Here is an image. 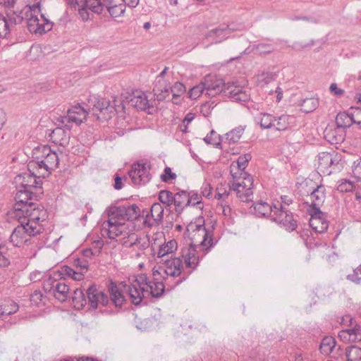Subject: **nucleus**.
Returning <instances> with one entry per match:
<instances>
[{
    "label": "nucleus",
    "mask_w": 361,
    "mask_h": 361,
    "mask_svg": "<svg viewBox=\"0 0 361 361\" xmlns=\"http://www.w3.org/2000/svg\"><path fill=\"white\" fill-rule=\"evenodd\" d=\"M206 90V96L213 97L223 92L235 102H246L250 100V94L243 87L235 82L225 83L221 78L216 75L209 74L202 79Z\"/></svg>",
    "instance_id": "f257e3e1"
},
{
    "label": "nucleus",
    "mask_w": 361,
    "mask_h": 361,
    "mask_svg": "<svg viewBox=\"0 0 361 361\" xmlns=\"http://www.w3.org/2000/svg\"><path fill=\"white\" fill-rule=\"evenodd\" d=\"M41 152L40 156L28 163L27 167L29 170L37 171L39 176L46 178L58 167L59 157L58 153L48 145L43 146Z\"/></svg>",
    "instance_id": "f03ea898"
},
{
    "label": "nucleus",
    "mask_w": 361,
    "mask_h": 361,
    "mask_svg": "<svg viewBox=\"0 0 361 361\" xmlns=\"http://www.w3.org/2000/svg\"><path fill=\"white\" fill-rule=\"evenodd\" d=\"M231 174L233 182L230 184V190L235 192L237 197L242 202L252 201L253 195L252 176L246 171H241L238 176L236 172H233V169L231 170Z\"/></svg>",
    "instance_id": "7ed1b4c3"
},
{
    "label": "nucleus",
    "mask_w": 361,
    "mask_h": 361,
    "mask_svg": "<svg viewBox=\"0 0 361 361\" xmlns=\"http://www.w3.org/2000/svg\"><path fill=\"white\" fill-rule=\"evenodd\" d=\"M21 215L23 216L22 220L25 221V224H29V226L39 228V234L44 232V222L48 218V212L43 206L31 202L28 207L20 214H16L19 219H21Z\"/></svg>",
    "instance_id": "20e7f679"
},
{
    "label": "nucleus",
    "mask_w": 361,
    "mask_h": 361,
    "mask_svg": "<svg viewBox=\"0 0 361 361\" xmlns=\"http://www.w3.org/2000/svg\"><path fill=\"white\" fill-rule=\"evenodd\" d=\"M32 5H27L24 8V20L26 21L27 29L30 32L44 33L52 28V23H46L42 28L39 25V16L41 14L40 4L42 0H34Z\"/></svg>",
    "instance_id": "39448f33"
},
{
    "label": "nucleus",
    "mask_w": 361,
    "mask_h": 361,
    "mask_svg": "<svg viewBox=\"0 0 361 361\" xmlns=\"http://www.w3.org/2000/svg\"><path fill=\"white\" fill-rule=\"evenodd\" d=\"M20 224L17 226L10 235V242L15 247H20L27 243L31 237L39 235L38 227H30L29 224H25V221L20 219Z\"/></svg>",
    "instance_id": "423d86ee"
},
{
    "label": "nucleus",
    "mask_w": 361,
    "mask_h": 361,
    "mask_svg": "<svg viewBox=\"0 0 361 361\" xmlns=\"http://www.w3.org/2000/svg\"><path fill=\"white\" fill-rule=\"evenodd\" d=\"M41 178L42 176H39L37 171L28 169V172H24L17 176L15 178V182L19 185L18 188L33 191L36 190L35 192L41 194L42 184Z\"/></svg>",
    "instance_id": "0eeeda50"
},
{
    "label": "nucleus",
    "mask_w": 361,
    "mask_h": 361,
    "mask_svg": "<svg viewBox=\"0 0 361 361\" xmlns=\"http://www.w3.org/2000/svg\"><path fill=\"white\" fill-rule=\"evenodd\" d=\"M342 324L350 328L339 332L338 337L341 341L345 343L361 341V326L357 324L353 317L350 315H345L342 317Z\"/></svg>",
    "instance_id": "6e6552de"
},
{
    "label": "nucleus",
    "mask_w": 361,
    "mask_h": 361,
    "mask_svg": "<svg viewBox=\"0 0 361 361\" xmlns=\"http://www.w3.org/2000/svg\"><path fill=\"white\" fill-rule=\"evenodd\" d=\"M139 280L145 288L143 290L146 298H159L163 295L165 290L163 282L157 281V279L149 277L145 274L139 275Z\"/></svg>",
    "instance_id": "1a4fd4ad"
},
{
    "label": "nucleus",
    "mask_w": 361,
    "mask_h": 361,
    "mask_svg": "<svg viewBox=\"0 0 361 361\" xmlns=\"http://www.w3.org/2000/svg\"><path fill=\"white\" fill-rule=\"evenodd\" d=\"M273 220L276 223L282 225L288 231H294L297 226V221L294 219L291 212L288 210L286 207L280 205L278 208L274 209Z\"/></svg>",
    "instance_id": "9d476101"
},
{
    "label": "nucleus",
    "mask_w": 361,
    "mask_h": 361,
    "mask_svg": "<svg viewBox=\"0 0 361 361\" xmlns=\"http://www.w3.org/2000/svg\"><path fill=\"white\" fill-rule=\"evenodd\" d=\"M18 188V191L15 197L16 204L14 205V209L16 214H20L28 207L30 203L33 200H37L39 195L40 194L33 190H25L20 188Z\"/></svg>",
    "instance_id": "9b49d317"
},
{
    "label": "nucleus",
    "mask_w": 361,
    "mask_h": 361,
    "mask_svg": "<svg viewBox=\"0 0 361 361\" xmlns=\"http://www.w3.org/2000/svg\"><path fill=\"white\" fill-rule=\"evenodd\" d=\"M125 101L139 111H147L153 108V102H150L145 92L135 90L125 97Z\"/></svg>",
    "instance_id": "f8f14e48"
},
{
    "label": "nucleus",
    "mask_w": 361,
    "mask_h": 361,
    "mask_svg": "<svg viewBox=\"0 0 361 361\" xmlns=\"http://www.w3.org/2000/svg\"><path fill=\"white\" fill-rule=\"evenodd\" d=\"M88 115L87 110L85 109L80 104L72 106L68 110L67 115L61 117V123L68 128H71L70 123H74L76 125L81 124L86 120Z\"/></svg>",
    "instance_id": "ddd939ff"
},
{
    "label": "nucleus",
    "mask_w": 361,
    "mask_h": 361,
    "mask_svg": "<svg viewBox=\"0 0 361 361\" xmlns=\"http://www.w3.org/2000/svg\"><path fill=\"white\" fill-rule=\"evenodd\" d=\"M149 169V164L137 162L132 165L128 174L135 185L145 184L148 183L151 178Z\"/></svg>",
    "instance_id": "4468645a"
},
{
    "label": "nucleus",
    "mask_w": 361,
    "mask_h": 361,
    "mask_svg": "<svg viewBox=\"0 0 361 361\" xmlns=\"http://www.w3.org/2000/svg\"><path fill=\"white\" fill-rule=\"evenodd\" d=\"M127 226L124 223L118 221H114L113 219H109L102 224V235H106L110 239H116L121 235L128 234Z\"/></svg>",
    "instance_id": "2eb2a0df"
},
{
    "label": "nucleus",
    "mask_w": 361,
    "mask_h": 361,
    "mask_svg": "<svg viewBox=\"0 0 361 361\" xmlns=\"http://www.w3.org/2000/svg\"><path fill=\"white\" fill-rule=\"evenodd\" d=\"M126 247L133 248V250L137 251L135 253V257L138 258L144 254V251L149 246V239L147 235H142L138 236L135 233L128 235V240L123 243Z\"/></svg>",
    "instance_id": "dca6fc26"
},
{
    "label": "nucleus",
    "mask_w": 361,
    "mask_h": 361,
    "mask_svg": "<svg viewBox=\"0 0 361 361\" xmlns=\"http://www.w3.org/2000/svg\"><path fill=\"white\" fill-rule=\"evenodd\" d=\"M87 295L90 307L97 309L99 305L106 306L109 303V298L106 293L98 290L95 285L90 286L87 290Z\"/></svg>",
    "instance_id": "f3484780"
},
{
    "label": "nucleus",
    "mask_w": 361,
    "mask_h": 361,
    "mask_svg": "<svg viewBox=\"0 0 361 361\" xmlns=\"http://www.w3.org/2000/svg\"><path fill=\"white\" fill-rule=\"evenodd\" d=\"M160 271H163L167 276L176 277L180 276L183 269V261L180 257L165 259V266L159 267Z\"/></svg>",
    "instance_id": "a211bd4d"
},
{
    "label": "nucleus",
    "mask_w": 361,
    "mask_h": 361,
    "mask_svg": "<svg viewBox=\"0 0 361 361\" xmlns=\"http://www.w3.org/2000/svg\"><path fill=\"white\" fill-rule=\"evenodd\" d=\"M195 227L192 235V239L196 240L200 238V245L209 248L214 245L213 234L212 231H207L203 224L190 225V228Z\"/></svg>",
    "instance_id": "6ab92c4d"
},
{
    "label": "nucleus",
    "mask_w": 361,
    "mask_h": 361,
    "mask_svg": "<svg viewBox=\"0 0 361 361\" xmlns=\"http://www.w3.org/2000/svg\"><path fill=\"white\" fill-rule=\"evenodd\" d=\"M336 340L331 336L324 337L320 343L319 350L324 355H330L334 359H338L343 355V351L339 346L336 349Z\"/></svg>",
    "instance_id": "aec40b11"
},
{
    "label": "nucleus",
    "mask_w": 361,
    "mask_h": 361,
    "mask_svg": "<svg viewBox=\"0 0 361 361\" xmlns=\"http://www.w3.org/2000/svg\"><path fill=\"white\" fill-rule=\"evenodd\" d=\"M0 20L4 21V23H6V28L7 30V35H8L16 25L23 22L24 9L20 11L8 10L6 11V16L0 15Z\"/></svg>",
    "instance_id": "412c9836"
},
{
    "label": "nucleus",
    "mask_w": 361,
    "mask_h": 361,
    "mask_svg": "<svg viewBox=\"0 0 361 361\" xmlns=\"http://www.w3.org/2000/svg\"><path fill=\"white\" fill-rule=\"evenodd\" d=\"M142 284L139 280V275L133 281V283L128 286V292L131 302L135 305H140L144 298H146L145 293H144Z\"/></svg>",
    "instance_id": "4be33fe9"
},
{
    "label": "nucleus",
    "mask_w": 361,
    "mask_h": 361,
    "mask_svg": "<svg viewBox=\"0 0 361 361\" xmlns=\"http://www.w3.org/2000/svg\"><path fill=\"white\" fill-rule=\"evenodd\" d=\"M311 217L309 221L310 226L317 233L325 232L329 227V222L321 211H310Z\"/></svg>",
    "instance_id": "5701e85b"
},
{
    "label": "nucleus",
    "mask_w": 361,
    "mask_h": 361,
    "mask_svg": "<svg viewBox=\"0 0 361 361\" xmlns=\"http://www.w3.org/2000/svg\"><path fill=\"white\" fill-rule=\"evenodd\" d=\"M150 216L152 220L149 219V216L147 215L144 221V225L148 228L158 226L163 220L164 207L159 202L154 203L151 207Z\"/></svg>",
    "instance_id": "b1692460"
},
{
    "label": "nucleus",
    "mask_w": 361,
    "mask_h": 361,
    "mask_svg": "<svg viewBox=\"0 0 361 361\" xmlns=\"http://www.w3.org/2000/svg\"><path fill=\"white\" fill-rule=\"evenodd\" d=\"M336 157V155L334 156V154L327 152L319 153L318 156V169L320 171L330 174L331 171H329V168L334 164H338Z\"/></svg>",
    "instance_id": "393cba45"
},
{
    "label": "nucleus",
    "mask_w": 361,
    "mask_h": 361,
    "mask_svg": "<svg viewBox=\"0 0 361 361\" xmlns=\"http://www.w3.org/2000/svg\"><path fill=\"white\" fill-rule=\"evenodd\" d=\"M231 34V29L228 26L219 27L208 31L204 37L209 39L211 43H220L227 39Z\"/></svg>",
    "instance_id": "a878e982"
},
{
    "label": "nucleus",
    "mask_w": 361,
    "mask_h": 361,
    "mask_svg": "<svg viewBox=\"0 0 361 361\" xmlns=\"http://www.w3.org/2000/svg\"><path fill=\"white\" fill-rule=\"evenodd\" d=\"M191 204L190 193L185 190H180L174 193L173 205L175 212L178 215L183 213L184 209Z\"/></svg>",
    "instance_id": "bb28decb"
},
{
    "label": "nucleus",
    "mask_w": 361,
    "mask_h": 361,
    "mask_svg": "<svg viewBox=\"0 0 361 361\" xmlns=\"http://www.w3.org/2000/svg\"><path fill=\"white\" fill-rule=\"evenodd\" d=\"M325 188L323 185L317 186L310 194V211H321L320 207L325 200Z\"/></svg>",
    "instance_id": "cd10ccee"
},
{
    "label": "nucleus",
    "mask_w": 361,
    "mask_h": 361,
    "mask_svg": "<svg viewBox=\"0 0 361 361\" xmlns=\"http://www.w3.org/2000/svg\"><path fill=\"white\" fill-rule=\"evenodd\" d=\"M182 257H184L186 267L192 269H195L199 262L195 245L191 244L187 250L183 252Z\"/></svg>",
    "instance_id": "c85d7f7f"
},
{
    "label": "nucleus",
    "mask_w": 361,
    "mask_h": 361,
    "mask_svg": "<svg viewBox=\"0 0 361 361\" xmlns=\"http://www.w3.org/2000/svg\"><path fill=\"white\" fill-rule=\"evenodd\" d=\"M278 208L276 204L269 205L264 202H259L254 204V210L255 214L259 217H267L270 216L273 219V215L274 213V209Z\"/></svg>",
    "instance_id": "c756f323"
},
{
    "label": "nucleus",
    "mask_w": 361,
    "mask_h": 361,
    "mask_svg": "<svg viewBox=\"0 0 361 361\" xmlns=\"http://www.w3.org/2000/svg\"><path fill=\"white\" fill-rule=\"evenodd\" d=\"M87 106L89 109H97L102 112L104 110H107L110 107V101L97 95H92L88 99Z\"/></svg>",
    "instance_id": "7c9ffc66"
},
{
    "label": "nucleus",
    "mask_w": 361,
    "mask_h": 361,
    "mask_svg": "<svg viewBox=\"0 0 361 361\" xmlns=\"http://www.w3.org/2000/svg\"><path fill=\"white\" fill-rule=\"evenodd\" d=\"M343 130L336 128H326L324 130V137L331 144H338L344 140Z\"/></svg>",
    "instance_id": "2f4dec72"
},
{
    "label": "nucleus",
    "mask_w": 361,
    "mask_h": 361,
    "mask_svg": "<svg viewBox=\"0 0 361 361\" xmlns=\"http://www.w3.org/2000/svg\"><path fill=\"white\" fill-rule=\"evenodd\" d=\"M53 295L60 302H65L71 298L69 286L64 282L58 281L55 284V289Z\"/></svg>",
    "instance_id": "473e14b6"
},
{
    "label": "nucleus",
    "mask_w": 361,
    "mask_h": 361,
    "mask_svg": "<svg viewBox=\"0 0 361 361\" xmlns=\"http://www.w3.org/2000/svg\"><path fill=\"white\" fill-rule=\"evenodd\" d=\"M110 0H84V5L93 13L100 14L109 5Z\"/></svg>",
    "instance_id": "72a5a7b5"
},
{
    "label": "nucleus",
    "mask_w": 361,
    "mask_h": 361,
    "mask_svg": "<svg viewBox=\"0 0 361 361\" xmlns=\"http://www.w3.org/2000/svg\"><path fill=\"white\" fill-rule=\"evenodd\" d=\"M153 92L159 101L165 100L170 95V85H167L165 81L159 80L155 85Z\"/></svg>",
    "instance_id": "f704fd0d"
},
{
    "label": "nucleus",
    "mask_w": 361,
    "mask_h": 361,
    "mask_svg": "<svg viewBox=\"0 0 361 361\" xmlns=\"http://www.w3.org/2000/svg\"><path fill=\"white\" fill-rule=\"evenodd\" d=\"M109 292L111 296V300L116 307H121L125 301L124 296L119 290L117 286L111 282L109 286Z\"/></svg>",
    "instance_id": "c9c22d12"
},
{
    "label": "nucleus",
    "mask_w": 361,
    "mask_h": 361,
    "mask_svg": "<svg viewBox=\"0 0 361 361\" xmlns=\"http://www.w3.org/2000/svg\"><path fill=\"white\" fill-rule=\"evenodd\" d=\"M355 122V118L353 116H350L345 112H341L337 114L336 117V124L337 128L343 130L345 128L351 126Z\"/></svg>",
    "instance_id": "e433bc0d"
},
{
    "label": "nucleus",
    "mask_w": 361,
    "mask_h": 361,
    "mask_svg": "<svg viewBox=\"0 0 361 361\" xmlns=\"http://www.w3.org/2000/svg\"><path fill=\"white\" fill-rule=\"evenodd\" d=\"M71 298L75 307L82 308L86 304L85 295L83 290L80 288H75L73 293H71Z\"/></svg>",
    "instance_id": "4c0bfd02"
},
{
    "label": "nucleus",
    "mask_w": 361,
    "mask_h": 361,
    "mask_svg": "<svg viewBox=\"0 0 361 361\" xmlns=\"http://www.w3.org/2000/svg\"><path fill=\"white\" fill-rule=\"evenodd\" d=\"M295 122V118L289 115H282L279 117L275 124L277 130H285L290 127Z\"/></svg>",
    "instance_id": "58836bf2"
},
{
    "label": "nucleus",
    "mask_w": 361,
    "mask_h": 361,
    "mask_svg": "<svg viewBox=\"0 0 361 361\" xmlns=\"http://www.w3.org/2000/svg\"><path fill=\"white\" fill-rule=\"evenodd\" d=\"M185 92V87L180 82H176L173 86H170V94H172V102L174 104L180 103V97Z\"/></svg>",
    "instance_id": "ea45409f"
},
{
    "label": "nucleus",
    "mask_w": 361,
    "mask_h": 361,
    "mask_svg": "<svg viewBox=\"0 0 361 361\" xmlns=\"http://www.w3.org/2000/svg\"><path fill=\"white\" fill-rule=\"evenodd\" d=\"M177 249V243L175 240H170L166 244L159 246L157 257L162 258L173 253Z\"/></svg>",
    "instance_id": "a19ab883"
},
{
    "label": "nucleus",
    "mask_w": 361,
    "mask_h": 361,
    "mask_svg": "<svg viewBox=\"0 0 361 361\" xmlns=\"http://www.w3.org/2000/svg\"><path fill=\"white\" fill-rule=\"evenodd\" d=\"M345 355L347 361H361V348L351 345L345 348Z\"/></svg>",
    "instance_id": "79ce46f5"
},
{
    "label": "nucleus",
    "mask_w": 361,
    "mask_h": 361,
    "mask_svg": "<svg viewBox=\"0 0 361 361\" xmlns=\"http://www.w3.org/2000/svg\"><path fill=\"white\" fill-rule=\"evenodd\" d=\"M126 215V204L111 207L109 212V219H113L114 221H125Z\"/></svg>",
    "instance_id": "37998d69"
},
{
    "label": "nucleus",
    "mask_w": 361,
    "mask_h": 361,
    "mask_svg": "<svg viewBox=\"0 0 361 361\" xmlns=\"http://www.w3.org/2000/svg\"><path fill=\"white\" fill-rule=\"evenodd\" d=\"M140 214V209L137 205L135 204H126V215H125V221H133L137 219Z\"/></svg>",
    "instance_id": "c03bdc74"
},
{
    "label": "nucleus",
    "mask_w": 361,
    "mask_h": 361,
    "mask_svg": "<svg viewBox=\"0 0 361 361\" xmlns=\"http://www.w3.org/2000/svg\"><path fill=\"white\" fill-rule=\"evenodd\" d=\"M61 274L71 278L75 281L82 280V274L78 272V270L69 266H63L61 267Z\"/></svg>",
    "instance_id": "a18cd8bd"
},
{
    "label": "nucleus",
    "mask_w": 361,
    "mask_h": 361,
    "mask_svg": "<svg viewBox=\"0 0 361 361\" xmlns=\"http://www.w3.org/2000/svg\"><path fill=\"white\" fill-rule=\"evenodd\" d=\"M108 12L113 18H117L123 16L126 11V5L120 4L118 5H112V0H110L109 5L106 6Z\"/></svg>",
    "instance_id": "49530a36"
},
{
    "label": "nucleus",
    "mask_w": 361,
    "mask_h": 361,
    "mask_svg": "<svg viewBox=\"0 0 361 361\" xmlns=\"http://www.w3.org/2000/svg\"><path fill=\"white\" fill-rule=\"evenodd\" d=\"M174 193L167 190H161L159 192V201L166 207H171L173 204Z\"/></svg>",
    "instance_id": "de8ad7c7"
},
{
    "label": "nucleus",
    "mask_w": 361,
    "mask_h": 361,
    "mask_svg": "<svg viewBox=\"0 0 361 361\" xmlns=\"http://www.w3.org/2000/svg\"><path fill=\"white\" fill-rule=\"evenodd\" d=\"M253 49H255L259 54H269L275 51V47L267 42H259L253 45Z\"/></svg>",
    "instance_id": "09e8293b"
},
{
    "label": "nucleus",
    "mask_w": 361,
    "mask_h": 361,
    "mask_svg": "<svg viewBox=\"0 0 361 361\" xmlns=\"http://www.w3.org/2000/svg\"><path fill=\"white\" fill-rule=\"evenodd\" d=\"M203 94L206 95L205 86L204 85L202 80L198 85L194 86L188 92V96L192 99H197Z\"/></svg>",
    "instance_id": "8fccbe9b"
},
{
    "label": "nucleus",
    "mask_w": 361,
    "mask_h": 361,
    "mask_svg": "<svg viewBox=\"0 0 361 361\" xmlns=\"http://www.w3.org/2000/svg\"><path fill=\"white\" fill-rule=\"evenodd\" d=\"M318 100L314 98H306L300 104L301 110L305 113L313 111L318 106Z\"/></svg>",
    "instance_id": "3c124183"
},
{
    "label": "nucleus",
    "mask_w": 361,
    "mask_h": 361,
    "mask_svg": "<svg viewBox=\"0 0 361 361\" xmlns=\"http://www.w3.org/2000/svg\"><path fill=\"white\" fill-rule=\"evenodd\" d=\"M73 266L75 269L78 270V272H81L82 274V277L84 274L87 271L89 267V261L84 257H78L74 259L73 260Z\"/></svg>",
    "instance_id": "603ef678"
},
{
    "label": "nucleus",
    "mask_w": 361,
    "mask_h": 361,
    "mask_svg": "<svg viewBox=\"0 0 361 361\" xmlns=\"http://www.w3.org/2000/svg\"><path fill=\"white\" fill-rule=\"evenodd\" d=\"M251 159V155L250 154H246L243 156H240L237 161V166H232L231 170L233 169V171L235 169L238 171L237 175L239 176L241 171H245L247 164L249 160Z\"/></svg>",
    "instance_id": "864d4df0"
},
{
    "label": "nucleus",
    "mask_w": 361,
    "mask_h": 361,
    "mask_svg": "<svg viewBox=\"0 0 361 361\" xmlns=\"http://www.w3.org/2000/svg\"><path fill=\"white\" fill-rule=\"evenodd\" d=\"M243 132L244 128L242 126H238L226 134V140L229 141V143H235L238 142Z\"/></svg>",
    "instance_id": "5fc2aeb1"
},
{
    "label": "nucleus",
    "mask_w": 361,
    "mask_h": 361,
    "mask_svg": "<svg viewBox=\"0 0 361 361\" xmlns=\"http://www.w3.org/2000/svg\"><path fill=\"white\" fill-rule=\"evenodd\" d=\"M276 121L273 116L269 114H261L259 123L262 128H270L272 126H275L274 121Z\"/></svg>",
    "instance_id": "6e6d98bb"
},
{
    "label": "nucleus",
    "mask_w": 361,
    "mask_h": 361,
    "mask_svg": "<svg viewBox=\"0 0 361 361\" xmlns=\"http://www.w3.org/2000/svg\"><path fill=\"white\" fill-rule=\"evenodd\" d=\"M356 188V185L353 182L343 179L338 185L337 190L341 192H351Z\"/></svg>",
    "instance_id": "4d7b16f0"
},
{
    "label": "nucleus",
    "mask_w": 361,
    "mask_h": 361,
    "mask_svg": "<svg viewBox=\"0 0 361 361\" xmlns=\"http://www.w3.org/2000/svg\"><path fill=\"white\" fill-rule=\"evenodd\" d=\"M19 308L18 305L12 301L8 300L4 303V315H11L18 311Z\"/></svg>",
    "instance_id": "13d9d810"
},
{
    "label": "nucleus",
    "mask_w": 361,
    "mask_h": 361,
    "mask_svg": "<svg viewBox=\"0 0 361 361\" xmlns=\"http://www.w3.org/2000/svg\"><path fill=\"white\" fill-rule=\"evenodd\" d=\"M204 141L207 144H210L216 146L220 145L219 135L214 130H212L210 133L208 134L204 138Z\"/></svg>",
    "instance_id": "bf43d9fd"
},
{
    "label": "nucleus",
    "mask_w": 361,
    "mask_h": 361,
    "mask_svg": "<svg viewBox=\"0 0 361 361\" xmlns=\"http://www.w3.org/2000/svg\"><path fill=\"white\" fill-rule=\"evenodd\" d=\"M11 264V259L6 255L4 246L0 245V267L7 268Z\"/></svg>",
    "instance_id": "052dcab7"
},
{
    "label": "nucleus",
    "mask_w": 361,
    "mask_h": 361,
    "mask_svg": "<svg viewBox=\"0 0 361 361\" xmlns=\"http://www.w3.org/2000/svg\"><path fill=\"white\" fill-rule=\"evenodd\" d=\"M59 281L55 280L52 277H49L43 283V288L45 292L54 294L55 289V284L58 283Z\"/></svg>",
    "instance_id": "680f3d73"
},
{
    "label": "nucleus",
    "mask_w": 361,
    "mask_h": 361,
    "mask_svg": "<svg viewBox=\"0 0 361 361\" xmlns=\"http://www.w3.org/2000/svg\"><path fill=\"white\" fill-rule=\"evenodd\" d=\"M176 174L172 172L171 169L166 166L164 173L161 175V180L164 183H169L171 180L176 179Z\"/></svg>",
    "instance_id": "e2e57ef3"
},
{
    "label": "nucleus",
    "mask_w": 361,
    "mask_h": 361,
    "mask_svg": "<svg viewBox=\"0 0 361 361\" xmlns=\"http://www.w3.org/2000/svg\"><path fill=\"white\" fill-rule=\"evenodd\" d=\"M347 279L359 284L361 281V264L353 270L352 274L347 276Z\"/></svg>",
    "instance_id": "0e129e2a"
},
{
    "label": "nucleus",
    "mask_w": 361,
    "mask_h": 361,
    "mask_svg": "<svg viewBox=\"0 0 361 361\" xmlns=\"http://www.w3.org/2000/svg\"><path fill=\"white\" fill-rule=\"evenodd\" d=\"M57 136L66 137L65 135V131L61 128H57L54 129L51 134V139H54V142H59V145H63L64 144V140H65L64 137H61V140L59 141L56 139Z\"/></svg>",
    "instance_id": "69168bd1"
},
{
    "label": "nucleus",
    "mask_w": 361,
    "mask_h": 361,
    "mask_svg": "<svg viewBox=\"0 0 361 361\" xmlns=\"http://www.w3.org/2000/svg\"><path fill=\"white\" fill-rule=\"evenodd\" d=\"M43 294L40 290H35L30 295V301L32 304L39 306L42 302Z\"/></svg>",
    "instance_id": "338daca9"
},
{
    "label": "nucleus",
    "mask_w": 361,
    "mask_h": 361,
    "mask_svg": "<svg viewBox=\"0 0 361 361\" xmlns=\"http://www.w3.org/2000/svg\"><path fill=\"white\" fill-rule=\"evenodd\" d=\"M353 173L355 178L361 179V160L357 163L354 161Z\"/></svg>",
    "instance_id": "774afa93"
}]
</instances>
